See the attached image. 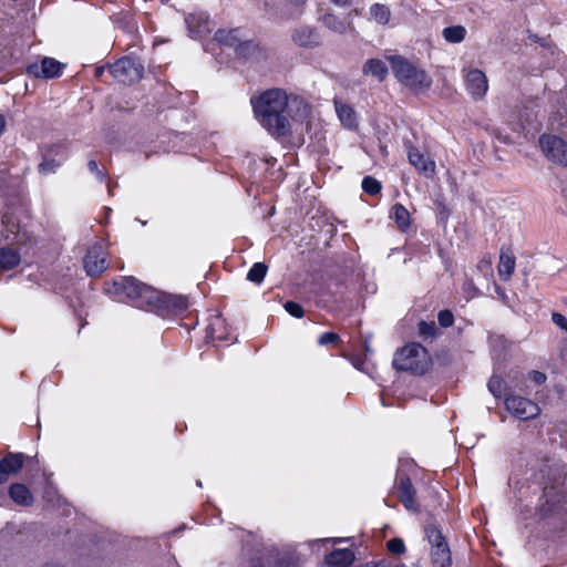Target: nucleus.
Here are the masks:
<instances>
[{"instance_id":"nucleus-1","label":"nucleus","mask_w":567,"mask_h":567,"mask_svg":"<svg viewBox=\"0 0 567 567\" xmlns=\"http://www.w3.org/2000/svg\"><path fill=\"white\" fill-rule=\"evenodd\" d=\"M104 291L115 301L152 312L163 319H175L189 308L184 295H174L148 286L133 276H123L104 284Z\"/></svg>"},{"instance_id":"nucleus-2","label":"nucleus","mask_w":567,"mask_h":567,"mask_svg":"<svg viewBox=\"0 0 567 567\" xmlns=\"http://www.w3.org/2000/svg\"><path fill=\"white\" fill-rule=\"evenodd\" d=\"M289 102L288 93L279 87L267 89L250 97L255 118L277 140L291 134Z\"/></svg>"},{"instance_id":"nucleus-3","label":"nucleus","mask_w":567,"mask_h":567,"mask_svg":"<svg viewBox=\"0 0 567 567\" xmlns=\"http://www.w3.org/2000/svg\"><path fill=\"white\" fill-rule=\"evenodd\" d=\"M517 463L525 467L523 474L528 475L527 480L542 491L547 486H567V463L546 451L535 449L520 453Z\"/></svg>"},{"instance_id":"nucleus-4","label":"nucleus","mask_w":567,"mask_h":567,"mask_svg":"<svg viewBox=\"0 0 567 567\" xmlns=\"http://www.w3.org/2000/svg\"><path fill=\"white\" fill-rule=\"evenodd\" d=\"M535 516L551 535L567 533V486H547L540 492L535 505Z\"/></svg>"},{"instance_id":"nucleus-5","label":"nucleus","mask_w":567,"mask_h":567,"mask_svg":"<svg viewBox=\"0 0 567 567\" xmlns=\"http://www.w3.org/2000/svg\"><path fill=\"white\" fill-rule=\"evenodd\" d=\"M30 219L28 203L19 195L6 202L0 223V241L7 245L28 246L34 241L25 220Z\"/></svg>"},{"instance_id":"nucleus-6","label":"nucleus","mask_w":567,"mask_h":567,"mask_svg":"<svg viewBox=\"0 0 567 567\" xmlns=\"http://www.w3.org/2000/svg\"><path fill=\"white\" fill-rule=\"evenodd\" d=\"M392 365L396 371L424 375L431 367V357L421 343L410 342L395 351Z\"/></svg>"},{"instance_id":"nucleus-7","label":"nucleus","mask_w":567,"mask_h":567,"mask_svg":"<svg viewBox=\"0 0 567 567\" xmlns=\"http://www.w3.org/2000/svg\"><path fill=\"white\" fill-rule=\"evenodd\" d=\"M395 79L404 86L414 92L429 90L433 83L432 78L425 70L419 69L414 63L403 55L388 56Z\"/></svg>"},{"instance_id":"nucleus-8","label":"nucleus","mask_w":567,"mask_h":567,"mask_svg":"<svg viewBox=\"0 0 567 567\" xmlns=\"http://www.w3.org/2000/svg\"><path fill=\"white\" fill-rule=\"evenodd\" d=\"M417 468V464L413 458L404 460L401 462L395 476L396 496L404 508L413 513L421 511L416 489L411 481V475H415Z\"/></svg>"},{"instance_id":"nucleus-9","label":"nucleus","mask_w":567,"mask_h":567,"mask_svg":"<svg viewBox=\"0 0 567 567\" xmlns=\"http://www.w3.org/2000/svg\"><path fill=\"white\" fill-rule=\"evenodd\" d=\"M107 71L115 82L131 85L143 78L144 64L138 58L124 55L114 63H107Z\"/></svg>"},{"instance_id":"nucleus-10","label":"nucleus","mask_w":567,"mask_h":567,"mask_svg":"<svg viewBox=\"0 0 567 567\" xmlns=\"http://www.w3.org/2000/svg\"><path fill=\"white\" fill-rule=\"evenodd\" d=\"M425 535L431 544V564L433 567H451L452 555L450 546L441 529L434 525L425 526Z\"/></svg>"},{"instance_id":"nucleus-11","label":"nucleus","mask_w":567,"mask_h":567,"mask_svg":"<svg viewBox=\"0 0 567 567\" xmlns=\"http://www.w3.org/2000/svg\"><path fill=\"white\" fill-rule=\"evenodd\" d=\"M505 409L516 419L527 421L540 414L539 405L530 399L513 394L505 395Z\"/></svg>"},{"instance_id":"nucleus-12","label":"nucleus","mask_w":567,"mask_h":567,"mask_svg":"<svg viewBox=\"0 0 567 567\" xmlns=\"http://www.w3.org/2000/svg\"><path fill=\"white\" fill-rule=\"evenodd\" d=\"M539 145L547 159L561 166L567 164V142L564 138L544 133L539 136Z\"/></svg>"},{"instance_id":"nucleus-13","label":"nucleus","mask_w":567,"mask_h":567,"mask_svg":"<svg viewBox=\"0 0 567 567\" xmlns=\"http://www.w3.org/2000/svg\"><path fill=\"white\" fill-rule=\"evenodd\" d=\"M205 340L207 342H233L236 336L228 326L226 319L220 315L210 316L205 329Z\"/></svg>"},{"instance_id":"nucleus-14","label":"nucleus","mask_w":567,"mask_h":567,"mask_svg":"<svg viewBox=\"0 0 567 567\" xmlns=\"http://www.w3.org/2000/svg\"><path fill=\"white\" fill-rule=\"evenodd\" d=\"M248 567H297V560L277 550L257 551L249 558Z\"/></svg>"},{"instance_id":"nucleus-15","label":"nucleus","mask_w":567,"mask_h":567,"mask_svg":"<svg viewBox=\"0 0 567 567\" xmlns=\"http://www.w3.org/2000/svg\"><path fill=\"white\" fill-rule=\"evenodd\" d=\"M32 460V456L22 452H7L0 458V485L7 483L12 475L19 474L24 465Z\"/></svg>"},{"instance_id":"nucleus-16","label":"nucleus","mask_w":567,"mask_h":567,"mask_svg":"<svg viewBox=\"0 0 567 567\" xmlns=\"http://www.w3.org/2000/svg\"><path fill=\"white\" fill-rule=\"evenodd\" d=\"M66 64L54 58L44 56L39 63H31L27 66L28 75L37 79H58L63 74Z\"/></svg>"},{"instance_id":"nucleus-17","label":"nucleus","mask_w":567,"mask_h":567,"mask_svg":"<svg viewBox=\"0 0 567 567\" xmlns=\"http://www.w3.org/2000/svg\"><path fill=\"white\" fill-rule=\"evenodd\" d=\"M83 267L90 277H99L106 270V252L101 244H95L87 249L83 258Z\"/></svg>"},{"instance_id":"nucleus-18","label":"nucleus","mask_w":567,"mask_h":567,"mask_svg":"<svg viewBox=\"0 0 567 567\" xmlns=\"http://www.w3.org/2000/svg\"><path fill=\"white\" fill-rule=\"evenodd\" d=\"M409 163L421 174L427 178H432L435 174V162L429 154L420 151L411 142L405 143Z\"/></svg>"},{"instance_id":"nucleus-19","label":"nucleus","mask_w":567,"mask_h":567,"mask_svg":"<svg viewBox=\"0 0 567 567\" xmlns=\"http://www.w3.org/2000/svg\"><path fill=\"white\" fill-rule=\"evenodd\" d=\"M465 87L473 100H482L488 90V81L483 71L480 69H472L465 76Z\"/></svg>"},{"instance_id":"nucleus-20","label":"nucleus","mask_w":567,"mask_h":567,"mask_svg":"<svg viewBox=\"0 0 567 567\" xmlns=\"http://www.w3.org/2000/svg\"><path fill=\"white\" fill-rule=\"evenodd\" d=\"M239 61H258L267 56L266 49L257 40H241L234 51Z\"/></svg>"},{"instance_id":"nucleus-21","label":"nucleus","mask_w":567,"mask_h":567,"mask_svg":"<svg viewBox=\"0 0 567 567\" xmlns=\"http://www.w3.org/2000/svg\"><path fill=\"white\" fill-rule=\"evenodd\" d=\"M355 559L351 548H336L324 555L322 567H350Z\"/></svg>"},{"instance_id":"nucleus-22","label":"nucleus","mask_w":567,"mask_h":567,"mask_svg":"<svg viewBox=\"0 0 567 567\" xmlns=\"http://www.w3.org/2000/svg\"><path fill=\"white\" fill-rule=\"evenodd\" d=\"M295 44L301 48H316L321 44V37L315 28L302 25L291 34Z\"/></svg>"},{"instance_id":"nucleus-23","label":"nucleus","mask_w":567,"mask_h":567,"mask_svg":"<svg viewBox=\"0 0 567 567\" xmlns=\"http://www.w3.org/2000/svg\"><path fill=\"white\" fill-rule=\"evenodd\" d=\"M10 499L18 506L31 507L34 504V496L31 489L23 483H12L8 487Z\"/></svg>"},{"instance_id":"nucleus-24","label":"nucleus","mask_w":567,"mask_h":567,"mask_svg":"<svg viewBox=\"0 0 567 567\" xmlns=\"http://www.w3.org/2000/svg\"><path fill=\"white\" fill-rule=\"evenodd\" d=\"M214 40L223 47L231 48L234 51L243 40L241 28L218 29L214 33Z\"/></svg>"},{"instance_id":"nucleus-25","label":"nucleus","mask_w":567,"mask_h":567,"mask_svg":"<svg viewBox=\"0 0 567 567\" xmlns=\"http://www.w3.org/2000/svg\"><path fill=\"white\" fill-rule=\"evenodd\" d=\"M516 258L514 252L508 247H502L498 261V275L502 280H508L515 271Z\"/></svg>"},{"instance_id":"nucleus-26","label":"nucleus","mask_w":567,"mask_h":567,"mask_svg":"<svg viewBox=\"0 0 567 567\" xmlns=\"http://www.w3.org/2000/svg\"><path fill=\"white\" fill-rule=\"evenodd\" d=\"M337 115L344 128L357 130L359 126L358 115L354 109L347 103L334 101Z\"/></svg>"},{"instance_id":"nucleus-27","label":"nucleus","mask_w":567,"mask_h":567,"mask_svg":"<svg viewBox=\"0 0 567 567\" xmlns=\"http://www.w3.org/2000/svg\"><path fill=\"white\" fill-rule=\"evenodd\" d=\"M185 22L188 27L189 32L196 37H203L206 33L210 32V28H209L210 21H209V17L207 14H204V13L188 14L187 18L185 19Z\"/></svg>"},{"instance_id":"nucleus-28","label":"nucleus","mask_w":567,"mask_h":567,"mask_svg":"<svg viewBox=\"0 0 567 567\" xmlns=\"http://www.w3.org/2000/svg\"><path fill=\"white\" fill-rule=\"evenodd\" d=\"M363 74H371L379 82H383L389 73L388 65L381 59L372 58L368 59L362 66Z\"/></svg>"},{"instance_id":"nucleus-29","label":"nucleus","mask_w":567,"mask_h":567,"mask_svg":"<svg viewBox=\"0 0 567 567\" xmlns=\"http://www.w3.org/2000/svg\"><path fill=\"white\" fill-rule=\"evenodd\" d=\"M390 217L395 221L401 231H406L411 225V216L406 207L401 203H395L391 210Z\"/></svg>"},{"instance_id":"nucleus-30","label":"nucleus","mask_w":567,"mask_h":567,"mask_svg":"<svg viewBox=\"0 0 567 567\" xmlns=\"http://www.w3.org/2000/svg\"><path fill=\"white\" fill-rule=\"evenodd\" d=\"M21 256L18 250L11 247H0V270H11L19 266Z\"/></svg>"},{"instance_id":"nucleus-31","label":"nucleus","mask_w":567,"mask_h":567,"mask_svg":"<svg viewBox=\"0 0 567 567\" xmlns=\"http://www.w3.org/2000/svg\"><path fill=\"white\" fill-rule=\"evenodd\" d=\"M40 152L42 157L55 158L62 163L66 158V143L43 144L40 146Z\"/></svg>"},{"instance_id":"nucleus-32","label":"nucleus","mask_w":567,"mask_h":567,"mask_svg":"<svg viewBox=\"0 0 567 567\" xmlns=\"http://www.w3.org/2000/svg\"><path fill=\"white\" fill-rule=\"evenodd\" d=\"M441 330L437 328L434 321H425L420 320L417 323V336L424 342H432L439 336H441Z\"/></svg>"},{"instance_id":"nucleus-33","label":"nucleus","mask_w":567,"mask_h":567,"mask_svg":"<svg viewBox=\"0 0 567 567\" xmlns=\"http://www.w3.org/2000/svg\"><path fill=\"white\" fill-rule=\"evenodd\" d=\"M487 388H488V391L494 395V398L496 399H504L505 400V395H508L509 393H507V383L505 382V380L499 377V375H496V374H493L488 382H487Z\"/></svg>"},{"instance_id":"nucleus-34","label":"nucleus","mask_w":567,"mask_h":567,"mask_svg":"<svg viewBox=\"0 0 567 567\" xmlns=\"http://www.w3.org/2000/svg\"><path fill=\"white\" fill-rule=\"evenodd\" d=\"M443 38L449 43H461L466 35V29L463 25H451L443 29Z\"/></svg>"},{"instance_id":"nucleus-35","label":"nucleus","mask_w":567,"mask_h":567,"mask_svg":"<svg viewBox=\"0 0 567 567\" xmlns=\"http://www.w3.org/2000/svg\"><path fill=\"white\" fill-rule=\"evenodd\" d=\"M268 271V266L265 262H255L247 272V280L260 285Z\"/></svg>"},{"instance_id":"nucleus-36","label":"nucleus","mask_w":567,"mask_h":567,"mask_svg":"<svg viewBox=\"0 0 567 567\" xmlns=\"http://www.w3.org/2000/svg\"><path fill=\"white\" fill-rule=\"evenodd\" d=\"M370 14L380 24H386L391 18V11L388 6L374 3L370 7Z\"/></svg>"},{"instance_id":"nucleus-37","label":"nucleus","mask_w":567,"mask_h":567,"mask_svg":"<svg viewBox=\"0 0 567 567\" xmlns=\"http://www.w3.org/2000/svg\"><path fill=\"white\" fill-rule=\"evenodd\" d=\"M362 190L370 196H378L381 194L382 184L375 177L367 175L361 183Z\"/></svg>"},{"instance_id":"nucleus-38","label":"nucleus","mask_w":567,"mask_h":567,"mask_svg":"<svg viewBox=\"0 0 567 567\" xmlns=\"http://www.w3.org/2000/svg\"><path fill=\"white\" fill-rule=\"evenodd\" d=\"M323 24L332 31L342 33L346 30L344 22L333 13H327L322 17Z\"/></svg>"},{"instance_id":"nucleus-39","label":"nucleus","mask_w":567,"mask_h":567,"mask_svg":"<svg viewBox=\"0 0 567 567\" xmlns=\"http://www.w3.org/2000/svg\"><path fill=\"white\" fill-rule=\"evenodd\" d=\"M61 161L51 157H42V162L39 164L38 169L41 174L55 173L61 166Z\"/></svg>"},{"instance_id":"nucleus-40","label":"nucleus","mask_w":567,"mask_h":567,"mask_svg":"<svg viewBox=\"0 0 567 567\" xmlns=\"http://www.w3.org/2000/svg\"><path fill=\"white\" fill-rule=\"evenodd\" d=\"M342 343L340 336L332 331L323 332L318 338L319 346H329L332 344L334 347H339Z\"/></svg>"},{"instance_id":"nucleus-41","label":"nucleus","mask_w":567,"mask_h":567,"mask_svg":"<svg viewBox=\"0 0 567 567\" xmlns=\"http://www.w3.org/2000/svg\"><path fill=\"white\" fill-rule=\"evenodd\" d=\"M386 549L392 555L400 556L405 553L406 547L402 538L394 537L386 542Z\"/></svg>"},{"instance_id":"nucleus-42","label":"nucleus","mask_w":567,"mask_h":567,"mask_svg":"<svg viewBox=\"0 0 567 567\" xmlns=\"http://www.w3.org/2000/svg\"><path fill=\"white\" fill-rule=\"evenodd\" d=\"M284 309L293 318L301 319L305 316L303 307L293 300H287L284 303Z\"/></svg>"},{"instance_id":"nucleus-43","label":"nucleus","mask_w":567,"mask_h":567,"mask_svg":"<svg viewBox=\"0 0 567 567\" xmlns=\"http://www.w3.org/2000/svg\"><path fill=\"white\" fill-rule=\"evenodd\" d=\"M454 315L451 310L444 309L439 311L437 321L442 328H450L454 324Z\"/></svg>"},{"instance_id":"nucleus-44","label":"nucleus","mask_w":567,"mask_h":567,"mask_svg":"<svg viewBox=\"0 0 567 567\" xmlns=\"http://www.w3.org/2000/svg\"><path fill=\"white\" fill-rule=\"evenodd\" d=\"M528 379L535 384L542 385L546 382L547 375L538 370H532L528 372Z\"/></svg>"},{"instance_id":"nucleus-45","label":"nucleus","mask_w":567,"mask_h":567,"mask_svg":"<svg viewBox=\"0 0 567 567\" xmlns=\"http://www.w3.org/2000/svg\"><path fill=\"white\" fill-rule=\"evenodd\" d=\"M87 167H89V171L92 174L96 175V177L100 181H103L106 177V173L99 168V164L95 159H90L87 163Z\"/></svg>"},{"instance_id":"nucleus-46","label":"nucleus","mask_w":567,"mask_h":567,"mask_svg":"<svg viewBox=\"0 0 567 567\" xmlns=\"http://www.w3.org/2000/svg\"><path fill=\"white\" fill-rule=\"evenodd\" d=\"M551 321L559 327L560 329L565 330L567 332V318L559 313V312H553L551 313Z\"/></svg>"},{"instance_id":"nucleus-47","label":"nucleus","mask_w":567,"mask_h":567,"mask_svg":"<svg viewBox=\"0 0 567 567\" xmlns=\"http://www.w3.org/2000/svg\"><path fill=\"white\" fill-rule=\"evenodd\" d=\"M350 362L352 363V365L362 371L363 370V365L365 364V355L363 354H352L350 357Z\"/></svg>"},{"instance_id":"nucleus-48","label":"nucleus","mask_w":567,"mask_h":567,"mask_svg":"<svg viewBox=\"0 0 567 567\" xmlns=\"http://www.w3.org/2000/svg\"><path fill=\"white\" fill-rule=\"evenodd\" d=\"M435 204L440 210V218L446 220L450 216V209L443 200H435Z\"/></svg>"},{"instance_id":"nucleus-49","label":"nucleus","mask_w":567,"mask_h":567,"mask_svg":"<svg viewBox=\"0 0 567 567\" xmlns=\"http://www.w3.org/2000/svg\"><path fill=\"white\" fill-rule=\"evenodd\" d=\"M106 70H107V64L106 65H97V66H95V69H94V78L97 81L106 83V81L103 79V75H104Z\"/></svg>"},{"instance_id":"nucleus-50","label":"nucleus","mask_w":567,"mask_h":567,"mask_svg":"<svg viewBox=\"0 0 567 567\" xmlns=\"http://www.w3.org/2000/svg\"><path fill=\"white\" fill-rule=\"evenodd\" d=\"M528 39L535 43H539L542 47H546V40L543 38H539L537 34H529Z\"/></svg>"},{"instance_id":"nucleus-51","label":"nucleus","mask_w":567,"mask_h":567,"mask_svg":"<svg viewBox=\"0 0 567 567\" xmlns=\"http://www.w3.org/2000/svg\"><path fill=\"white\" fill-rule=\"evenodd\" d=\"M330 1L337 6L346 7V6H349L352 0H330Z\"/></svg>"},{"instance_id":"nucleus-52","label":"nucleus","mask_w":567,"mask_h":567,"mask_svg":"<svg viewBox=\"0 0 567 567\" xmlns=\"http://www.w3.org/2000/svg\"><path fill=\"white\" fill-rule=\"evenodd\" d=\"M290 3L299 7V6H303L306 3L307 0H288Z\"/></svg>"},{"instance_id":"nucleus-53","label":"nucleus","mask_w":567,"mask_h":567,"mask_svg":"<svg viewBox=\"0 0 567 567\" xmlns=\"http://www.w3.org/2000/svg\"><path fill=\"white\" fill-rule=\"evenodd\" d=\"M341 540H342L341 538H331V542L333 544L340 543ZM326 542H330V539H326Z\"/></svg>"},{"instance_id":"nucleus-54","label":"nucleus","mask_w":567,"mask_h":567,"mask_svg":"<svg viewBox=\"0 0 567 567\" xmlns=\"http://www.w3.org/2000/svg\"><path fill=\"white\" fill-rule=\"evenodd\" d=\"M395 567H406L404 564L396 565Z\"/></svg>"},{"instance_id":"nucleus-55","label":"nucleus","mask_w":567,"mask_h":567,"mask_svg":"<svg viewBox=\"0 0 567 567\" xmlns=\"http://www.w3.org/2000/svg\"><path fill=\"white\" fill-rule=\"evenodd\" d=\"M565 167H567V164L565 165Z\"/></svg>"}]
</instances>
